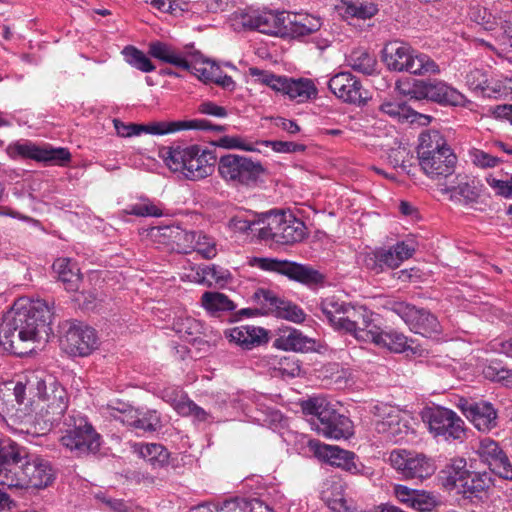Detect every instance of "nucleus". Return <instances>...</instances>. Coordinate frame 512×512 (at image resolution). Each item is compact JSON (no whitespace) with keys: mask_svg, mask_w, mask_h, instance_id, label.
<instances>
[{"mask_svg":"<svg viewBox=\"0 0 512 512\" xmlns=\"http://www.w3.org/2000/svg\"><path fill=\"white\" fill-rule=\"evenodd\" d=\"M53 312L45 301L16 303L0 325V346L5 351L23 355V344L47 340L52 333Z\"/></svg>","mask_w":512,"mask_h":512,"instance_id":"obj_1","label":"nucleus"},{"mask_svg":"<svg viewBox=\"0 0 512 512\" xmlns=\"http://www.w3.org/2000/svg\"><path fill=\"white\" fill-rule=\"evenodd\" d=\"M417 154L419 165L430 178L437 180L444 178L447 181L452 176L456 156L438 132L420 134Z\"/></svg>","mask_w":512,"mask_h":512,"instance_id":"obj_2","label":"nucleus"},{"mask_svg":"<svg viewBox=\"0 0 512 512\" xmlns=\"http://www.w3.org/2000/svg\"><path fill=\"white\" fill-rule=\"evenodd\" d=\"M30 391L42 402L41 414L44 421L54 425L60 421L68 407V395L56 378L43 370L32 371L27 375Z\"/></svg>","mask_w":512,"mask_h":512,"instance_id":"obj_3","label":"nucleus"},{"mask_svg":"<svg viewBox=\"0 0 512 512\" xmlns=\"http://www.w3.org/2000/svg\"><path fill=\"white\" fill-rule=\"evenodd\" d=\"M382 62L389 71L408 72L414 75L438 74L439 66L427 54L420 53L410 44L393 40L382 49Z\"/></svg>","mask_w":512,"mask_h":512,"instance_id":"obj_4","label":"nucleus"},{"mask_svg":"<svg viewBox=\"0 0 512 512\" xmlns=\"http://www.w3.org/2000/svg\"><path fill=\"white\" fill-rule=\"evenodd\" d=\"M166 165L186 179L197 181L212 175L216 156L198 145L171 148L165 157Z\"/></svg>","mask_w":512,"mask_h":512,"instance_id":"obj_5","label":"nucleus"},{"mask_svg":"<svg viewBox=\"0 0 512 512\" xmlns=\"http://www.w3.org/2000/svg\"><path fill=\"white\" fill-rule=\"evenodd\" d=\"M54 480V470L50 462L41 456L22 453V462L7 470L5 477L0 480L2 485L9 488H36L49 486Z\"/></svg>","mask_w":512,"mask_h":512,"instance_id":"obj_6","label":"nucleus"},{"mask_svg":"<svg viewBox=\"0 0 512 512\" xmlns=\"http://www.w3.org/2000/svg\"><path fill=\"white\" fill-rule=\"evenodd\" d=\"M301 409L305 415L315 416L318 433L327 438L347 439L353 434V424L351 420L336 412L332 405L322 397H312L302 401Z\"/></svg>","mask_w":512,"mask_h":512,"instance_id":"obj_7","label":"nucleus"},{"mask_svg":"<svg viewBox=\"0 0 512 512\" xmlns=\"http://www.w3.org/2000/svg\"><path fill=\"white\" fill-rule=\"evenodd\" d=\"M60 443L77 457L96 454L101 446V436L80 413L69 414L64 420Z\"/></svg>","mask_w":512,"mask_h":512,"instance_id":"obj_8","label":"nucleus"},{"mask_svg":"<svg viewBox=\"0 0 512 512\" xmlns=\"http://www.w3.org/2000/svg\"><path fill=\"white\" fill-rule=\"evenodd\" d=\"M264 226L258 229V237L264 241H273L280 245H293L306 236L303 221L283 211L264 213Z\"/></svg>","mask_w":512,"mask_h":512,"instance_id":"obj_9","label":"nucleus"},{"mask_svg":"<svg viewBox=\"0 0 512 512\" xmlns=\"http://www.w3.org/2000/svg\"><path fill=\"white\" fill-rule=\"evenodd\" d=\"M217 169L221 179L233 187L253 186L265 172L259 161L238 154L221 156Z\"/></svg>","mask_w":512,"mask_h":512,"instance_id":"obj_10","label":"nucleus"},{"mask_svg":"<svg viewBox=\"0 0 512 512\" xmlns=\"http://www.w3.org/2000/svg\"><path fill=\"white\" fill-rule=\"evenodd\" d=\"M415 251L416 245L414 241H400L389 249L378 248L363 252L359 255V261L366 269L379 274L385 268H397L403 261L411 258Z\"/></svg>","mask_w":512,"mask_h":512,"instance_id":"obj_11","label":"nucleus"},{"mask_svg":"<svg viewBox=\"0 0 512 512\" xmlns=\"http://www.w3.org/2000/svg\"><path fill=\"white\" fill-rule=\"evenodd\" d=\"M389 309L416 334L432 338L442 333V326L437 317L425 308L404 301H393L389 304Z\"/></svg>","mask_w":512,"mask_h":512,"instance_id":"obj_12","label":"nucleus"},{"mask_svg":"<svg viewBox=\"0 0 512 512\" xmlns=\"http://www.w3.org/2000/svg\"><path fill=\"white\" fill-rule=\"evenodd\" d=\"M422 418L428 424L429 431L435 437H442L444 440L460 441L465 438V423L451 409L440 406L427 408L423 412Z\"/></svg>","mask_w":512,"mask_h":512,"instance_id":"obj_13","label":"nucleus"},{"mask_svg":"<svg viewBox=\"0 0 512 512\" xmlns=\"http://www.w3.org/2000/svg\"><path fill=\"white\" fill-rule=\"evenodd\" d=\"M254 264L264 271L286 276L304 285L319 284L324 280V276L318 270L294 261L261 257L255 258Z\"/></svg>","mask_w":512,"mask_h":512,"instance_id":"obj_14","label":"nucleus"},{"mask_svg":"<svg viewBox=\"0 0 512 512\" xmlns=\"http://www.w3.org/2000/svg\"><path fill=\"white\" fill-rule=\"evenodd\" d=\"M391 465L405 479L423 480L432 476L436 466L432 459L416 451L397 449L390 453Z\"/></svg>","mask_w":512,"mask_h":512,"instance_id":"obj_15","label":"nucleus"},{"mask_svg":"<svg viewBox=\"0 0 512 512\" xmlns=\"http://www.w3.org/2000/svg\"><path fill=\"white\" fill-rule=\"evenodd\" d=\"M406 94L410 99H426L444 106H458L465 100L462 93L437 79L415 80Z\"/></svg>","mask_w":512,"mask_h":512,"instance_id":"obj_16","label":"nucleus"},{"mask_svg":"<svg viewBox=\"0 0 512 512\" xmlns=\"http://www.w3.org/2000/svg\"><path fill=\"white\" fill-rule=\"evenodd\" d=\"M287 13L264 11L261 13H239L234 14L233 26L257 30L268 35L284 34L285 20Z\"/></svg>","mask_w":512,"mask_h":512,"instance_id":"obj_17","label":"nucleus"},{"mask_svg":"<svg viewBox=\"0 0 512 512\" xmlns=\"http://www.w3.org/2000/svg\"><path fill=\"white\" fill-rule=\"evenodd\" d=\"M60 345L71 356H87L96 348V332L82 323H72L61 338Z\"/></svg>","mask_w":512,"mask_h":512,"instance_id":"obj_18","label":"nucleus"},{"mask_svg":"<svg viewBox=\"0 0 512 512\" xmlns=\"http://www.w3.org/2000/svg\"><path fill=\"white\" fill-rule=\"evenodd\" d=\"M260 306L263 314H273L292 322L300 323L305 319V314L297 305L278 297L273 291L258 289L253 296Z\"/></svg>","mask_w":512,"mask_h":512,"instance_id":"obj_19","label":"nucleus"},{"mask_svg":"<svg viewBox=\"0 0 512 512\" xmlns=\"http://www.w3.org/2000/svg\"><path fill=\"white\" fill-rule=\"evenodd\" d=\"M476 453L489 466L491 472L504 480L512 481V463L498 442L485 437L479 441Z\"/></svg>","mask_w":512,"mask_h":512,"instance_id":"obj_20","label":"nucleus"},{"mask_svg":"<svg viewBox=\"0 0 512 512\" xmlns=\"http://www.w3.org/2000/svg\"><path fill=\"white\" fill-rule=\"evenodd\" d=\"M374 427L377 433L382 434L386 440L398 442L408 433V425L402 420L400 412L394 407L383 405L375 406Z\"/></svg>","mask_w":512,"mask_h":512,"instance_id":"obj_21","label":"nucleus"},{"mask_svg":"<svg viewBox=\"0 0 512 512\" xmlns=\"http://www.w3.org/2000/svg\"><path fill=\"white\" fill-rule=\"evenodd\" d=\"M459 408L480 432H490L498 426V410L488 401H461Z\"/></svg>","mask_w":512,"mask_h":512,"instance_id":"obj_22","label":"nucleus"},{"mask_svg":"<svg viewBox=\"0 0 512 512\" xmlns=\"http://www.w3.org/2000/svg\"><path fill=\"white\" fill-rule=\"evenodd\" d=\"M6 152L11 158L23 157L55 164H64L71 158L70 152L65 148H40L31 143L10 144Z\"/></svg>","mask_w":512,"mask_h":512,"instance_id":"obj_23","label":"nucleus"},{"mask_svg":"<svg viewBox=\"0 0 512 512\" xmlns=\"http://www.w3.org/2000/svg\"><path fill=\"white\" fill-rule=\"evenodd\" d=\"M328 87L337 98L347 103L361 104L366 99L359 79L350 72L334 75L330 78Z\"/></svg>","mask_w":512,"mask_h":512,"instance_id":"obj_24","label":"nucleus"},{"mask_svg":"<svg viewBox=\"0 0 512 512\" xmlns=\"http://www.w3.org/2000/svg\"><path fill=\"white\" fill-rule=\"evenodd\" d=\"M346 333L353 335L357 340L368 342L377 326L373 324L372 316L366 307L352 305L346 312Z\"/></svg>","mask_w":512,"mask_h":512,"instance_id":"obj_25","label":"nucleus"},{"mask_svg":"<svg viewBox=\"0 0 512 512\" xmlns=\"http://www.w3.org/2000/svg\"><path fill=\"white\" fill-rule=\"evenodd\" d=\"M152 236L159 244L167 246L177 253H190L193 242L192 231L182 229L177 225H169L152 229Z\"/></svg>","mask_w":512,"mask_h":512,"instance_id":"obj_26","label":"nucleus"},{"mask_svg":"<svg viewBox=\"0 0 512 512\" xmlns=\"http://www.w3.org/2000/svg\"><path fill=\"white\" fill-rule=\"evenodd\" d=\"M310 448L315 456L330 465L340 467L352 474H357L359 469L354 462L355 454L353 452L340 449L337 446L321 444L318 441H310Z\"/></svg>","mask_w":512,"mask_h":512,"instance_id":"obj_27","label":"nucleus"},{"mask_svg":"<svg viewBox=\"0 0 512 512\" xmlns=\"http://www.w3.org/2000/svg\"><path fill=\"white\" fill-rule=\"evenodd\" d=\"M442 191L450 194V199L463 205H472L478 202L480 189L474 180L468 176L457 175L444 183Z\"/></svg>","mask_w":512,"mask_h":512,"instance_id":"obj_28","label":"nucleus"},{"mask_svg":"<svg viewBox=\"0 0 512 512\" xmlns=\"http://www.w3.org/2000/svg\"><path fill=\"white\" fill-rule=\"evenodd\" d=\"M142 127L143 133H148L152 135H165L186 129L215 130L219 132L225 130L224 126L213 125L210 121L205 119H194L189 121L176 122H155L148 125L142 124Z\"/></svg>","mask_w":512,"mask_h":512,"instance_id":"obj_29","label":"nucleus"},{"mask_svg":"<svg viewBox=\"0 0 512 512\" xmlns=\"http://www.w3.org/2000/svg\"><path fill=\"white\" fill-rule=\"evenodd\" d=\"M134 451L143 458L153 469L164 468L171 465L176 469L179 465L177 459L159 443H138L134 445Z\"/></svg>","mask_w":512,"mask_h":512,"instance_id":"obj_30","label":"nucleus"},{"mask_svg":"<svg viewBox=\"0 0 512 512\" xmlns=\"http://www.w3.org/2000/svg\"><path fill=\"white\" fill-rule=\"evenodd\" d=\"M226 337L243 349H252L267 341V333L261 327L241 325L225 331Z\"/></svg>","mask_w":512,"mask_h":512,"instance_id":"obj_31","label":"nucleus"},{"mask_svg":"<svg viewBox=\"0 0 512 512\" xmlns=\"http://www.w3.org/2000/svg\"><path fill=\"white\" fill-rule=\"evenodd\" d=\"M348 307L347 303L336 296H329L324 298L320 303V310L325 316L330 325L338 331L346 333V319Z\"/></svg>","mask_w":512,"mask_h":512,"instance_id":"obj_32","label":"nucleus"},{"mask_svg":"<svg viewBox=\"0 0 512 512\" xmlns=\"http://www.w3.org/2000/svg\"><path fill=\"white\" fill-rule=\"evenodd\" d=\"M279 92L287 95L291 100L302 103L315 97L317 94V89L310 79H293L284 77Z\"/></svg>","mask_w":512,"mask_h":512,"instance_id":"obj_33","label":"nucleus"},{"mask_svg":"<svg viewBox=\"0 0 512 512\" xmlns=\"http://www.w3.org/2000/svg\"><path fill=\"white\" fill-rule=\"evenodd\" d=\"M322 26L321 19L311 15L297 16L287 13L284 34L293 38H302L318 31Z\"/></svg>","mask_w":512,"mask_h":512,"instance_id":"obj_34","label":"nucleus"},{"mask_svg":"<svg viewBox=\"0 0 512 512\" xmlns=\"http://www.w3.org/2000/svg\"><path fill=\"white\" fill-rule=\"evenodd\" d=\"M369 341L395 353H402L411 348L409 340L404 334L393 330L382 331L379 327L376 328Z\"/></svg>","mask_w":512,"mask_h":512,"instance_id":"obj_35","label":"nucleus"},{"mask_svg":"<svg viewBox=\"0 0 512 512\" xmlns=\"http://www.w3.org/2000/svg\"><path fill=\"white\" fill-rule=\"evenodd\" d=\"M148 54L162 62L169 63L183 70H190L188 60L167 43L161 41L150 42Z\"/></svg>","mask_w":512,"mask_h":512,"instance_id":"obj_36","label":"nucleus"},{"mask_svg":"<svg viewBox=\"0 0 512 512\" xmlns=\"http://www.w3.org/2000/svg\"><path fill=\"white\" fill-rule=\"evenodd\" d=\"M53 270L58 279L65 285L68 291H75L81 281L79 269L76 263L69 258H58L53 263Z\"/></svg>","mask_w":512,"mask_h":512,"instance_id":"obj_37","label":"nucleus"},{"mask_svg":"<svg viewBox=\"0 0 512 512\" xmlns=\"http://www.w3.org/2000/svg\"><path fill=\"white\" fill-rule=\"evenodd\" d=\"M494 485L491 472H469L457 489H461L469 497H480Z\"/></svg>","mask_w":512,"mask_h":512,"instance_id":"obj_38","label":"nucleus"},{"mask_svg":"<svg viewBox=\"0 0 512 512\" xmlns=\"http://www.w3.org/2000/svg\"><path fill=\"white\" fill-rule=\"evenodd\" d=\"M24 449L15 442L7 439L0 440V475L7 473V470H14V466L22 462Z\"/></svg>","mask_w":512,"mask_h":512,"instance_id":"obj_39","label":"nucleus"},{"mask_svg":"<svg viewBox=\"0 0 512 512\" xmlns=\"http://www.w3.org/2000/svg\"><path fill=\"white\" fill-rule=\"evenodd\" d=\"M342 11L345 18L366 20L375 16L379 9L374 2L349 0L343 1Z\"/></svg>","mask_w":512,"mask_h":512,"instance_id":"obj_40","label":"nucleus"},{"mask_svg":"<svg viewBox=\"0 0 512 512\" xmlns=\"http://www.w3.org/2000/svg\"><path fill=\"white\" fill-rule=\"evenodd\" d=\"M188 65L190 66L189 71L204 82H213L219 69L215 62L204 59L199 52L192 54L191 60H188Z\"/></svg>","mask_w":512,"mask_h":512,"instance_id":"obj_41","label":"nucleus"},{"mask_svg":"<svg viewBox=\"0 0 512 512\" xmlns=\"http://www.w3.org/2000/svg\"><path fill=\"white\" fill-rule=\"evenodd\" d=\"M264 213L263 214H238L232 217L229 221V227L235 232L248 233L257 232L258 229L264 226Z\"/></svg>","mask_w":512,"mask_h":512,"instance_id":"obj_42","label":"nucleus"},{"mask_svg":"<svg viewBox=\"0 0 512 512\" xmlns=\"http://www.w3.org/2000/svg\"><path fill=\"white\" fill-rule=\"evenodd\" d=\"M202 306L210 313L228 312L236 308V305L225 294L206 291L201 297Z\"/></svg>","mask_w":512,"mask_h":512,"instance_id":"obj_43","label":"nucleus"},{"mask_svg":"<svg viewBox=\"0 0 512 512\" xmlns=\"http://www.w3.org/2000/svg\"><path fill=\"white\" fill-rule=\"evenodd\" d=\"M380 111L399 121L414 122L418 116L428 119L427 116L418 114L405 102L385 101L380 105Z\"/></svg>","mask_w":512,"mask_h":512,"instance_id":"obj_44","label":"nucleus"},{"mask_svg":"<svg viewBox=\"0 0 512 512\" xmlns=\"http://www.w3.org/2000/svg\"><path fill=\"white\" fill-rule=\"evenodd\" d=\"M470 471L466 470V460L463 458L454 459L451 465L447 466L441 473L444 475L443 485L447 488H458Z\"/></svg>","mask_w":512,"mask_h":512,"instance_id":"obj_45","label":"nucleus"},{"mask_svg":"<svg viewBox=\"0 0 512 512\" xmlns=\"http://www.w3.org/2000/svg\"><path fill=\"white\" fill-rule=\"evenodd\" d=\"M192 235L194 239L191 244V252L196 251L205 259H213L216 257L218 253L217 243L213 237L202 231H192Z\"/></svg>","mask_w":512,"mask_h":512,"instance_id":"obj_46","label":"nucleus"},{"mask_svg":"<svg viewBox=\"0 0 512 512\" xmlns=\"http://www.w3.org/2000/svg\"><path fill=\"white\" fill-rule=\"evenodd\" d=\"M173 330L180 336V338L191 341L201 333V323L190 316H178L173 321Z\"/></svg>","mask_w":512,"mask_h":512,"instance_id":"obj_47","label":"nucleus"},{"mask_svg":"<svg viewBox=\"0 0 512 512\" xmlns=\"http://www.w3.org/2000/svg\"><path fill=\"white\" fill-rule=\"evenodd\" d=\"M348 64L353 70L370 75L375 69L376 60L366 50L356 49L349 55Z\"/></svg>","mask_w":512,"mask_h":512,"instance_id":"obj_48","label":"nucleus"},{"mask_svg":"<svg viewBox=\"0 0 512 512\" xmlns=\"http://www.w3.org/2000/svg\"><path fill=\"white\" fill-rule=\"evenodd\" d=\"M484 377L490 381L500 383L503 386H512V369L504 366L499 361H491L483 369Z\"/></svg>","mask_w":512,"mask_h":512,"instance_id":"obj_49","label":"nucleus"},{"mask_svg":"<svg viewBox=\"0 0 512 512\" xmlns=\"http://www.w3.org/2000/svg\"><path fill=\"white\" fill-rule=\"evenodd\" d=\"M126 61L136 69L142 72H152L155 70L151 60L139 49L133 46H127L123 49Z\"/></svg>","mask_w":512,"mask_h":512,"instance_id":"obj_50","label":"nucleus"},{"mask_svg":"<svg viewBox=\"0 0 512 512\" xmlns=\"http://www.w3.org/2000/svg\"><path fill=\"white\" fill-rule=\"evenodd\" d=\"M279 341L283 349L296 352L305 351L308 349V344L311 343L306 336L296 329L289 331L287 335L281 336Z\"/></svg>","mask_w":512,"mask_h":512,"instance_id":"obj_51","label":"nucleus"},{"mask_svg":"<svg viewBox=\"0 0 512 512\" xmlns=\"http://www.w3.org/2000/svg\"><path fill=\"white\" fill-rule=\"evenodd\" d=\"M175 405L176 412L181 416H191L199 422L208 421L210 418V413L205 411L202 407L198 406L190 398L185 399L184 401Z\"/></svg>","mask_w":512,"mask_h":512,"instance_id":"obj_52","label":"nucleus"},{"mask_svg":"<svg viewBox=\"0 0 512 512\" xmlns=\"http://www.w3.org/2000/svg\"><path fill=\"white\" fill-rule=\"evenodd\" d=\"M161 427L160 415L155 410L139 411L136 430L155 432Z\"/></svg>","mask_w":512,"mask_h":512,"instance_id":"obj_53","label":"nucleus"},{"mask_svg":"<svg viewBox=\"0 0 512 512\" xmlns=\"http://www.w3.org/2000/svg\"><path fill=\"white\" fill-rule=\"evenodd\" d=\"M486 14L485 10L484 16L482 17V24L486 30H492L494 29V26H499L504 33L509 37H512V11H505L503 14L494 16L493 22H491L489 18L486 20Z\"/></svg>","mask_w":512,"mask_h":512,"instance_id":"obj_54","label":"nucleus"},{"mask_svg":"<svg viewBox=\"0 0 512 512\" xmlns=\"http://www.w3.org/2000/svg\"><path fill=\"white\" fill-rule=\"evenodd\" d=\"M509 89L502 80L490 75L481 95L487 98L499 99L506 97L509 94Z\"/></svg>","mask_w":512,"mask_h":512,"instance_id":"obj_55","label":"nucleus"},{"mask_svg":"<svg viewBox=\"0 0 512 512\" xmlns=\"http://www.w3.org/2000/svg\"><path fill=\"white\" fill-rule=\"evenodd\" d=\"M469 157L471 162L482 169L494 168L502 162V160L496 156H492L489 153L480 149H471L469 151Z\"/></svg>","mask_w":512,"mask_h":512,"instance_id":"obj_56","label":"nucleus"},{"mask_svg":"<svg viewBox=\"0 0 512 512\" xmlns=\"http://www.w3.org/2000/svg\"><path fill=\"white\" fill-rule=\"evenodd\" d=\"M410 151L404 147V146H398L396 148H391L388 152V162L394 167V168H401L403 171L409 173L408 167L409 165L407 162H409Z\"/></svg>","mask_w":512,"mask_h":512,"instance_id":"obj_57","label":"nucleus"},{"mask_svg":"<svg viewBox=\"0 0 512 512\" xmlns=\"http://www.w3.org/2000/svg\"><path fill=\"white\" fill-rule=\"evenodd\" d=\"M126 212L130 215L146 217H160L163 215L162 210L152 202L146 201L130 205Z\"/></svg>","mask_w":512,"mask_h":512,"instance_id":"obj_58","label":"nucleus"},{"mask_svg":"<svg viewBox=\"0 0 512 512\" xmlns=\"http://www.w3.org/2000/svg\"><path fill=\"white\" fill-rule=\"evenodd\" d=\"M260 144L266 147H271L275 152L278 153L304 152L306 150V146L304 144L295 143L292 141L264 140L261 141Z\"/></svg>","mask_w":512,"mask_h":512,"instance_id":"obj_59","label":"nucleus"},{"mask_svg":"<svg viewBox=\"0 0 512 512\" xmlns=\"http://www.w3.org/2000/svg\"><path fill=\"white\" fill-rule=\"evenodd\" d=\"M490 75L482 69H472L466 75L467 85L474 91L482 93Z\"/></svg>","mask_w":512,"mask_h":512,"instance_id":"obj_60","label":"nucleus"},{"mask_svg":"<svg viewBox=\"0 0 512 512\" xmlns=\"http://www.w3.org/2000/svg\"><path fill=\"white\" fill-rule=\"evenodd\" d=\"M250 73L253 76H257L258 80L272 88L273 90L279 92L282 86V82L284 76H276L272 73L262 71L258 68H250Z\"/></svg>","mask_w":512,"mask_h":512,"instance_id":"obj_61","label":"nucleus"},{"mask_svg":"<svg viewBox=\"0 0 512 512\" xmlns=\"http://www.w3.org/2000/svg\"><path fill=\"white\" fill-rule=\"evenodd\" d=\"M114 128L121 137L139 136L143 133L142 124L124 123L118 119L113 120Z\"/></svg>","mask_w":512,"mask_h":512,"instance_id":"obj_62","label":"nucleus"},{"mask_svg":"<svg viewBox=\"0 0 512 512\" xmlns=\"http://www.w3.org/2000/svg\"><path fill=\"white\" fill-rule=\"evenodd\" d=\"M327 504L334 512H361L357 511L352 500H348L342 495L329 498Z\"/></svg>","mask_w":512,"mask_h":512,"instance_id":"obj_63","label":"nucleus"},{"mask_svg":"<svg viewBox=\"0 0 512 512\" xmlns=\"http://www.w3.org/2000/svg\"><path fill=\"white\" fill-rule=\"evenodd\" d=\"M489 347L496 353L512 357V336L496 338L489 343Z\"/></svg>","mask_w":512,"mask_h":512,"instance_id":"obj_64","label":"nucleus"}]
</instances>
